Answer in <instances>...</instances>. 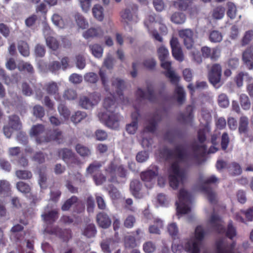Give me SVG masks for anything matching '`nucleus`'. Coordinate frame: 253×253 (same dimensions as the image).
I'll use <instances>...</instances> for the list:
<instances>
[{"label":"nucleus","instance_id":"46","mask_svg":"<svg viewBox=\"0 0 253 253\" xmlns=\"http://www.w3.org/2000/svg\"><path fill=\"white\" fill-rule=\"evenodd\" d=\"M76 22L79 27L82 29H85L88 26V23L81 14L77 13L75 16Z\"/></svg>","mask_w":253,"mask_h":253},{"label":"nucleus","instance_id":"42","mask_svg":"<svg viewBox=\"0 0 253 253\" xmlns=\"http://www.w3.org/2000/svg\"><path fill=\"white\" fill-rule=\"evenodd\" d=\"M225 8L222 6L214 8L212 12V16L215 19H220L224 15Z\"/></svg>","mask_w":253,"mask_h":253},{"label":"nucleus","instance_id":"64","mask_svg":"<svg viewBox=\"0 0 253 253\" xmlns=\"http://www.w3.org/2000/svg\"><path fill=\"white\" fill-rule=\"evenodd\" d=\"M52 21L56 26L62 28L64 26L63 20L61 17L57 14H54L52 17Z\"/></svg>","mask_w":253,"mask_h":253},{"label":"nucleus","instance_id":"36","mask_svg":"<svg viewBox=\"0 0 253 253\" xmlns=\"http://www.w3.org/2000/svg\"><path fill=\"white\" fill-rule=\"evenodd\" d=\"M58 236L63 242H68L72 237V231L70 229H60Z\"/></svg>","mask_w":253,"mask_h":253},{"label":"nucleus","instance_id":"32","mask_svg":"<svg viewBox=\"0 0 253 253\" xmlns=\"http://www.w3.org/2000/svg\"><path fill=\"white\" fill-rule=\"evenodd\" d=\"M79 200L78 197L76 196H72L71 198L67 199L61 207V210L63 211H67L77 203Z\"/></svg>","mask_w":253,"mask_h":253},{"label":"nucleus","instance_id":"6","mask_svg":"<svg viewBox=\"0 0 253 253\" xmlns=\"http://www.w3.org/2000/svg\"><path fill=\"white\" fill-rule=\"evenodd\" d=\"M103 111L98 113L100 121L108 127H111V97L105 98L103 103Z\"/></svg>","mask_w":253,"mask_h":253},{"label":"nucleus","instance_id":"20","mask_svg":"<svg viewBox=\"0 0 253 253\" xmlns=\"http://www.w3.org/2000/svg\"><path fill=\"white\" fill-rule=\"evenodd\" d=\"M45 130L44 126L42 125H37L33 126L30 130V135L36 137V141L38 144L42 143L38 141V139L45 138V136H42Z\"/></svg>","mask_w":253,"mask_h":253},{"label":"nucleus","instance_id":"52","mask_svg":"<svg viewBox=\"0 0 253 253\" xmlns=\"http://www.w3.org/2000/svg\"><path fill=\"white\" fill-rule=\"evenodd\" d=\"M99 34V29L96 28H89L83 34L84 38L88 39L90 38L97 37Z\"/></svg>","mask_w":253,"mask_h":253},{"label":"nucleus","instance_id":"59","mask_svg":"<svg viewBox=\"0 0 253 253\" xmlns=\"http://www.w3.org/2000/svg\"><path fill=\"white\" fill-rule=\"evenodd\" d=\"M143 250L146 253H152L156 250L155 245L151 241L145 242L143 245Z\"/></svg>","mask_w":253,"mask_h":253},{"label":"nucleus","instance_id":"35","mask_svg":"<svg viewBox=\"0 0 253 253\" xmlns=\"http://www.w3.org/2000/svg\"><path fill=\"white\" fill-rule=\"evenodd\" d=\"M251 81L252 78L248 73L241 72L239 73L235 78V81L238 87H241L243 84V80Z\"/></svg>","mask_w":253,"mask_h":253},{"label":"nucleus","instance_id":"13","mask_svg":"<svg viewBox=\"0 0 253 253\" xmlns=\"http://www.w3.org/2000/svg\"><path fill=\"white\" fill-rule=\"evenodd\" d=\"M158 174V169L157 167H154L152 169H148L145 171L142 172L141 173V179L146 182V186H149V188L151 187V185H148L147 183H153L155 181L156 176Z\"/></svg>","mask_w":253,"mask_h":253},{"label":"nucleus","instance_id":"19","mask_svg":"<svg viewBox=\"0 0 253 253\" xmlns=\"http://www.w3.org/2000/svg\"><path fill=\"white\" fill-rule=\"evenodd\" d=\"M162 117L159 112L155 113L148 121L145 127L146 129L150 132L154 131L156 129L157 123L160 121Z\"/></svg>","mask_w":253,"mask_h":253},{"label":"nucleus","instance_id":"17","mask_svg":"<svg viewBox=\"0 0 253 253\" xmlns=\"http://www.w3.org/2000/svg\"><path fill=\"white\" fill-rule=\"evenodd\" d=\"M242 59L249 69H253V46L248 47L243 52Z\"/></svg>","mask_w":253,"mask_h":253},{"label":"nucleus","instance_id":"43","mask_svg":"<svg viewBox=\"0 0 253 253\" xmlns=\"http://www.w3.org/2000/svg\"><path fill=\"white\" fill-rule=\"evenodd\" d=\"M47 46L53 50H56L59 47V42L53 37H48L46 39Z\"/></svg>","mask_w":253,"mask_h":253},{"label":"nucleus","instance_id":"29","mask_svg":"<svg viewBox=\"0 0 253 253\" xmlns=\"http://www.w3.org/2000/svg\"><path fill=\"white\" fill-rule=\"evenodd\" d=\"M8 125L10 126L13 129H20L21 127V124L19 117L16 115L10 116L9 117Z\"/></svg>","mask_w":253,"mask_h":253},{"label":"nucleus","instance_id":"21","mask_svg":"<svg viewBox=\"0 0 253 253\" xmlns=\"http://www.w3.org/2000/svg\"><path fill=\"white\" fill-rule=\"evenodd\" d=\"M58 213L56 210H52L42 214L43 220L46 224H52L58 218Z\"/></svg>","mask_w":253,"mask_h":253},{"label":"nucleus","instance_id":"60","mask_svg":"<svg viewBox=\"0 0 253 253\" xmlns=\"http://www.w3.org/2000/svg\"><path fill=\"white\" fill-rule=\"evenodd\" d=\"M32 159L39 164H42L45 162V155L42 152H38L34 155Z\"/></svg>","mask_w":253,"mask_h":253},{"label":"nucleus","instance_id":"37","mask_svg":"<svg viewBox=\"0 0 253 253\" xmlns=\"http://www.w3.org/2000/svg\"><path fill=\"white\" fill-rule=\"evenodd\" d=\"M185 15L181 12H175L171 16V20L175 24H180L185 22Z\"/></svg>","mask_w":253,"mask_h":253},{"label":"nucleus","instance_id":"30","mask_svg":"<svg viewBox=\"0 0 253 253\" xmlns=\"http://www.w3.org/2000/svg\"><path fill=\"white\" fill-rule=\"evenodd\" d=\"M249 120L246 116H242L239 120V131L246 134L248 130Z\"/></svg>","mask_w":253,"mask_h":253},{"label":"nucleus","instance_id":"34","mask_svg":"<svg viewBox=\"0 0 253 253\" xmlns=\"http://www.w3.org/2000/svg\"><path fill=\"white\" fill-rule=\"evenodd\" d=\"M18 49L21 55L24 56H28L30 54L29 45L27 42L20 41L18 43Z\"/></svg>","mask_w":253,"mask_h":253},{"label":"nucleus","instance_id":"49","mask_svg":"<svg viewBox=\"0 0 253 253\" xmlns=\"http://www.w3.org/2000/svg\"><path fill=\"white\" fill-rule=\"evenodd\" d=\"M84 81L91 84H95L98 80L97 75L93 72L86 73L84 76Z\"/></svg>","mask_w":253,"mask_h":253},{"label":"nucleus","instance_id":"11","mask_svg":"<svg viewBox=\"0 0 253 253\" xmlns=\"http://www.w3.org/2000/svg\"><path fill=\"white\" fill-rule=\"evenodd\" d=\"M173 57L177 61L182 62L184 60V55L177 38L172 37L170 41Z\"/></svg>","mask_w":253,"mask_h":253},{"label":"nucleus","instance_id":"14","mask_svg":"<svg viewBox=\"0 0 253 253\" xmlns=\"http://www.w3.org/2000/svg\"><path fill=\"white\" fill-rule=\"evenodd\" d=\"M210 226L213 230L219 233H224L225 229L223 225L222 219L216 214L213 213L211 215L209 222Z\"/></svg>","mask_w":253,"mask_h":253},{"label":"nucleus","instance_id":"8","mask_svg":"<svg viewBox=\"0 0 253 253\" xmlns=\"http://www.w3.org/2000/svg\"><path fill=\"white\" fill-rule=\"evenodd\" d=\"M221 67L219 64L212 65L209 73V79L210 83L216 88L221 86Z\"/></svg>","mask_w":253,"mask_h":253},{"label":"nucleus","instance_id":"10","mask_svg":"<svg viewBox=\"0 0 253 253\" xmlns=\"http://www.w3.org/2000/svg\"><path fill=\"white\" fill-rule=\"evenodd\" d=\"M58 155L66 163L71 162L77 165H80L81 162L77 158L71 150L68 148H62L58 150Z\"/></svg>","mask_w":253,"mask_h":253},{"label":"nucleus","instance_id":"58","mask_svg":"<svg viewBox=\"0 0 253 253\" xmlns=\"http://www.w3.org/2000/svg\"><path fill=\"white\" fill-rule=\"evenodd\" d=\"M63 97L68 100H74L77 97V94L75 90L72 89H68L64 93Z\"/></svg>","mask_w":253,"mask_h":253},{"label":"nucleus","instance_id":"7","mask_svg":"<svg viewBox=\"0 0 253 253\" xmlns=\"http://www.w3.org/2000/svg\"><path fill=\"white\" fill-rule=\"evenodd\" d=\"M106 69L110 70L111 69V56L108 55L104 59L103 64L100 69L99 75L100 77L102 84L105 90L111 95L110 89L109 87V81L107 79Z\"/></svg>","mask_w":253,"mask_h":253},{"label":"nucleus","instance_id":"40","mask_svg":"<svg viewBox=\"0 0 253 253\" xmlns=\"http://www.w3.org/2000/svg\"><path fill=\"white\" fill-rule=\"evenodd\" d=\"M209 40L212 42H219L222 40V34L218 31L213 30L210 34Z\"/></svg>","mask_w":253,"mask_h":253},{"label":"nucleus","instance_id":"38","mask_svg":"<svg viewBox=\"0 0 253 253\" xmlns=\"http://www.w3.org/2000/svg\"><path fill=\"white\" fill-rule=\"evenodd\" d=\"M157 53L160 61L166 60L169 57V50L164 45H162L158 48Z\"/></svg>","mask_w":253,"mask_h":253},{"label":"nucleus","instance_id":"41","mask_svg":"<svg viewBox=\"0 0 253 253\" xmlns=\"http://www.w3.org/2000/svg\"><path fill=\"white\" fill-rule=\"evenodd\" d=\"M168 231L169 235L173 238L176 239L178 237V228L175 223H171L168 225Z\"/></svg>","mask_w":253,"mask_h":253},{"label":"nucleus","instance_id":"18","mask_svg":"<svg viewBox=\"0 0 253 253\" xmlns=\"http://www.w3.org/2000/svg\"><path fill=\"white\" fill-rule=\"evenodd\" d=\"M136 97L140 100L148 99L151 101L153 100L154 90L151 85L147 87V93H145L141 88H138L136 92Z\"/></svg>","mask_w":253,"mask_h":253},{"label":"nucleus","instance_id":"22","mask_svg":"<svg viewBox=\"0 0 253 253\" xmlns=\"http://www.w3.org/2000/svg\"><path fill=\"white\" fill-rule=\"evenodd\" d=\"M42 88L48 95H58V86L57 83L54 82H50L45 84Z\"/></svg>","mask_w":253,"mask_h":253},{"label":"nucleus","instance_id":"61","mask_svg":"<svg viewBox=\"0 0 253 253\" xmlns=\"http://www.w3.org/2000/svg\"><path fill=\"white\" fill-rule=\"evenodd\" d=\"M227 14L231 19H234L236 15V7L234 3L231 2L228 3V11Z\"/></svg>","mask_w":253,"mask_h":253},{"label":"nucleus","instance_id":"4","mask_svg":"<svg viewBox=\"0 0 253 253\" xmlns=\"http://www.w3.org/2000/svg\"><path fill=\"white\" fill-rule=\"evenodd\" d=\"M177 197L178 200L176 201L175 205L177 215L179 218L180 215L188 214L191 212L193 196L187 190L182 188L179 190Z\"/></svg>","mask_w":253,"mask_h":253},{"label":"nucleus","instance_id":"57","mask_svg":"<svg viewBox=\"0 0 253 253\" xmlns=\"http://www.w3.org/2000/svg\"><path fill=\"white\" fill-rule=\"evenodd\" d=\"M191 0H178L174 2V6L181 10H185L189 6Z\"/></svg>","mask_w":253,"mask_h":253},{"label":"nucleus","instance_id":"31","mask_svg":"<svg viewBox=\"0 0 253 253\" xmlns=\"http://www.w3.org/2000/svg\"><path fill=\"white\" fill-rule=\"evenodd\" d=\"M89 48L91 53L95 57L99 58L102 56L103 49L99 44H90L89 46Z\"/></svg>","mask_w":253,"mask_h":253},{"label":"nucleus","instance_id":"16","mask_svg":"<svg viewBox=\"0 0 253 253\" xmlns=\"http://www.w3.org/2000/svg\"><path fill=\"white\" fill-rule=\"evenodd\" d=\"M137 8L136 6L127 7L122 11L121 12V17L123 22L128 23L132 21L135 17H137L136 11Z\"/></svg>","mask_w":253,"mask_h":253},{"label":"nucleus","instance_id":"62","mask_svg":"<svg viewBox=\"0 0 253 253\" xmlns=\"http://www.w3.org/2000/svg\"><path fill=\"white\" fill-rule=\"evenodd\" d=\"M226 235L230 239H232L236 235V231L235 228L232 225V222H230L228 225Z\"/></svg>","mask_w":253,"mask_h":253},{"label":"nucleus","instance_id":"63","mask_svg":"<svg viewBox=\"0 0 253 253\" xmlns=\"http://www.w3.org/2000/svg\"><path fill=\"white\" fill-rule=\"evenodd\" d=\"M218 104L219 105L223 108H226L229 105L228 99L225 94H221L218 96Z\"/></svg>","mask_w":253,"mask_h":253},{"label":"nucleus","instance_id":"25","mask_svg":"<svg viewBox=\"0 0 253 253\" xmlns=\"http://www.w3.org/2000/svg\"><path fill=\"white\" fill-rule=\"evenodd\" d=\"M102 166V164L101 162L94 161L86 168V172L87 174L92 175V176L94 174H98L100 172V169Z\"/></svg>","mask_w":253,"mask_h":253},{"label":"nucleus","instance_id":"15","mask_svg":"<svg viewBox=\"0 0 253 253\" xmlns=\"http://www.w3.org/2000/svg\"><path fill=\"white\" fill-rule=\"evenodd\" d=\"M198 139L202 143L206 139L204 131L200 130L198 132ZM205 150V146L201 144L198 145H194L193 147V157L197 158L199 156L202 155Z\"/></svg>","mask_w":253,"mask_h":253},{"label":"nucleus","instance_id":"27","mask_svg":"<svg viewBox=\"0 0 253 253\" xmlns=\"http://www.w3.org/2000/svg\"><path fill=\"white\" fill-rule=\"evenodd\" d=\"M163 227V223L160 219L156 218L154 220V224L149 227V232L150 234H160V229Z\"/></svg>","mask_w":253,"mask_h":253},{"label":"nucleus","instance_id":"1","mask_svg":"<svg viewBox=\"0 0 253 253\" xmlns=\"http://www.w3.org/2000/svg\"><path fill=\"white\" fill-rule=\"evenodd\" d=\"M160 157L166 160H175L169 167L168 173L170 186L177 189L188 178V170L180 166V162H187L190 159L187 147L183 144L178 145L172 151L164 148L160 152Z\"/></svg>","mask_w":253,"mask_h":253},{"label":"nucleus","instance_id":"47","mask_svg":"<svg viewBox=\"0 0 253 253\" xmlns=\"http://www.w3.org/2000/svg\"><path fill=\"white\" fill-rule=\"evenodd\" d=\"M17 189L22 193H29L31 191V187L29 185L24 182L19 181L16 184Z\"/></svg>","mask_w":253,"mask_h":253},{"label":"nucleus","instance_id":"28","mask_svg":"<svg viewBox=\"0 0 253 253\" xmlns=\"http://www.w3.org/2000/svg\"><path fill=\"white\" fill-rule=\"evenodd\" d=\"M103 8L99 4H95L92 8V14L94 18L99 21L104 19Z\"/></svg>","mask_w":253,"mask_h":253},{"label":"nucleus","instance_id":"3","mask_svg":"<svg viewBox=\"0 0 253 253\" xmlns=\"http://www.w3.org/2000/svg\"><path fill=\"white\" fill-rule=\"evenodd\" d=\"M161 62L162 67L166 70L165 72L166 76L170 79L172 84L176 85L175 92L176 94L177 102L180 104H182L185 99V94L183 88L177 84L179 80V77L171 69L170 62L167 61V60L161 61Z\"/></svg>","mask_w":253,"mask_h":253},{"label":"nucleus","instance_id":"39","mask_svg":"<svg viewBox=\"0 0 253 253\" xmlns=\"http://www.w3.org/2000/svg\"><path fill=\"white\" fill-rule=\"evenodd\" d=\"M96 233L95 226L93 224L87 225L84 231V235L87 238H92L95 236Z\"/></svg>","mask_w":253,"mask_h":253},{"label":"nucleus","instance_id":"53","mask_svg":"<svg viewBox=\"0 0 253 253\" xmlns=\"http://www.w3.org/2000/svg\"><path fill=\"white\" fill-rule=\"evenodd\" d=\"M17 176L20 179H29L32 178V173L31 171L26 170H19L16 172Z\"/></svg>","mask_w":253,"mask_h":253},{"label":"nucleus","instance_id":"26","mask_svg":"<svg viewBox=\"0 0 253 253\" xmlns=\"http://www.w3.org/2000/svg\"><path fill=\"white\" fill-rule=\"evenodd\" d=\"M23 230L24 226L23 225L17 224L11 228L10 232L17 241H20L24 238V235L21 233Z\"/></svg>","mask_w":253,"mask_h":253},{"label":"nucleus","instance_id":"56","mask_svg":"<svg viewBox=\"0 0 253 253\" xmlns=\"http://www.w3.org/2000/svg\"><path fill=\"white\" fill-rule=\"evenodd\" d=\"M58 111L61 116L65 119H68L70 115V112L67 107L63 104H60L58 107Z\"/></svg>","mask_w":253,"mask_h":253},{"label":"nucleus","instance_id":"50","mask_svg":"<svg viewBox=\"0 0 253 253\" xmlns=\"http://www.w3.org/2000/svg\"><path fill=\"white\" fill-rule=\"evenodd\" d=\"M125 245L126 248H133L136 247L135 239L131 236H127L125 239Z\"/></svg>","mask_w":253,"mask_h":253},{"label":"nucleus","instance_id":"51","mask_svg":"<svg viewBox=\"0 0 253 253\" xmlns=\"http://www.w3.org/2000/svg\"><path fill=\"white\" fill-rule=\"evenodd\" d=\"M86 114L84 112L77 111L72 116L71 120L75 124L80 122L83 119L85 118Z\"/></svg>","mask_w":253,"mask_h":253},{"label":"nucleus","instance_id":"12","mask_svg":"<svg viewBox=\"0 0 253 253\" xmlns=\"http://www.w3.org/2000/svg\"><path fill=\"white\" fill-rule=\"evenodd\" d=\"M179 37L183 39L184 44L188 49H191L194 45L193 32L189 29L179 31Z\"/></svg>","mask_w":253,"mask_h":253},{"label":"nucleus","instance_id":"9","mask_svg":"<svg viewBox=\"0 0 253 253\" xmlns=\"http://www.w3.org/2000/svg\"><path fill=\"white\" fill-rule=\"evenodd\" d=\"M41 142H48L52 141H55L58 144L64 143L65 138L63 135L62 131L58 128L54 129L47 133L45 138L38 139Z\"/></svg>","mask_w":253,"mask_h":253},{"label":"nucleus","instance_id":"55","mask_svg":"<svg viewBox=\"0 0 253 253\" xmlns=\"http://www.w3.org/2000/svg\"><path fill=\"white\" fill-rule=\"evenodd\" d=\"M229 171L232 175H239L242 172V169L240 166L236 163H233L230 166Z\"/></svg>","mask_w":253,"mask_h":253},{"label":"nucleus","instance_id":"48","mask_svg":"<svg viewBox=\"0 0 253 253\" xmlns=\"http://www.w3.org/2000/svg\"><path fill=\"white\" fill-rule=\"evenodd\" d=\"M80 104L83 108L85 109H89L94 105L90 99L86 96L81 98Z\"/></svg>","mask_w":253,"mask_h":253},{"label":"nucleus","instance_id":"5","mask_svg":"<svg viewBox=\"0 0 253 253\" xmlns=\"http://www.w3.org/2000/svg\"><path fill=\"white\" fill-rule=\"evenodd\" d=\"M218 182V179L214 175H211L201 179V189L206 194L209 202L211 204H215L217 202V198L215 192L208 185L216 183Z\"/></svg>","mask_w":253,"mask_h":253},{"label":"nucleus","instance_id":"24","mask_svg":"<svg viewBox=\"0 0 253 253\" xmlns=\"http://www.w3.org/2000/svg\"><path fill=\"white\" fill-rule=\"evenodd\" d=\"M141 188V184L138 180H132L130 184V189L132 195L136 198H141L142 195L140 191Z\"/></svg>","mask_w":253,"mask_h":253},{"label":"nucleus","instance_id":"45","mask_svg":"<svg viewBox=\"0 0 253 253\" xmlns=\"http://www.w3.org/2000/svg\"><path fill=\"white\" fill-rule=\"evenodd\" d=\"M113 85L117 88V93L118 95L119 96L122 95V91L126 87L124 81L116 79L115 81H113Z\"/></svg>","mask_w":253,"mask_h":253},{"label":"nucleus","instance_id":"54","mask_svg":"<svg viewBox=\"0 0 253 253\" xmlns=\"http://www.w3.org/2000/svg\"><path fill=\"white\" fill-rule=\"evenodd\" d=\"M33 114L36 117L42 119L45 114L44 108L41 105H36L33 108Z\"/></svg>","mask_w":253,"mask_h":253},{"label":"nucleus","instance_id":"44","mask_svg":"<svg viewBox=\"0 0 253 253\" xmlns=\"http://www.w3.org/2000/svg\"><path fill=\"white\" fill-rule=\"evenodd\" d=\"M76 150L80 155L83 157L88 156L90 154L89 149L81 144L76 145Z\"/></svg>","mask_w":253,"mask_h":253},{"label":"nucleus","instance_id":"33","mask_svg":"<svg viewBox=\"0 0 253 253\" xmlns=\"http://www.w3.org/2000/svg\"><path fill=\"white\" fill-rule=\"evenodd\" d=\"M239 101L242 109L247 111L250 110L251 106V101L248 96L245 94H241L240 95Z\"/></svg>","mask_w":253,"mask_h":253},{"label":"nucleus","instance_id":"23","mask_svg":"<svg viewBox=\"0 0 253 253\" xmlns=\"http://www.w3.org/2000/svg\"><path fill=\"white\" fill-rule=\"evenodd\" d=\"M96 219L99 225L103 228H107L111 224V220L105 213L102 212L97 215Z\"/></svg>","mask_w":253,"mask_h":253},{"label":"nucleus","instance_id":"2","mask_svg":"<svg viewBox=\"0 0 253 253\" xmlns=\"http://www.w3.org/2000/svg\"><path fill=\"white\" fill-rule=\"evenodd\" d=\"M205 232L201 226L197 227L195 229V236L187 241L184 245L185 251L189 253H199L201 241L203 239ZM236 245L235 242H233L228 245L226 238L218 240L216 243V253H233V250ZM203 253H210L206 251Z\"/></svg>","mask_w":253,"mask_h":253}]
</instances>
